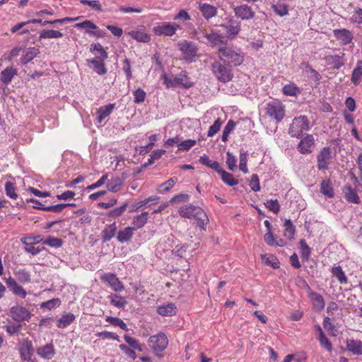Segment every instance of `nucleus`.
Masks as SVG:
<instances>
[{"label":"nucleus","instance_id":"nucleus-1","mask_svg":"<svg viewBox=\"0 0 362 362\" xmlns=\"http://www.w3.org/2000/svg\"><path fill=\"white\" fill-rule=\"evenodd\" d=\"M178 213L182 218L196 220L197 226L202 230H205V226L209 221L206 212L201 207L192 204L181 206Z\"/></svg>","mask_w":362,"mask_h":362},{"label":"nucleus","instance_id":"nucleus-2","mask_svg":"<svg viewBox=\"0 0 362 362\" xmlns=\"http://www.w3.org/2000/svg\"><path fill=\"white\" fill-rule=\"evenodd\" d=\"M219 59L228 65L237 66L244 61V57L240 50H235L232 47H221L218 48Z\"/></svg>","mask_w":362,"mask_h":362},{"label":"nucleus","instance_id":"nucleus-3","mask_svg":"<svg viewBox=\"0 0 362 362\" xmlns=\"http://www.w3.org/2000/svg\"><path fill=\"white\" fill-rule=\"evenodd\" d=\"M310 128V122L305 115L296 117L292 120L289 126L288 134L292 137L299 138L303 135L304 131H308Z\"/></svg>","mask_w":362,"mask_h":362},{"label":"nucleus","instance_id":"nucleus-4","mask_svg":"<svg viewBox=\"0 0 362 362\" xmlns=\"http://www.w3.org/2000/svg\"><path fill=\"white\" fill-rule=\"evenodd\" d=\"M266 114L276 123L280 122L285 117V108L279 100H272L267 103L265 107Z\"/></svg>","mask_w":362,"mask_h":362},{"label":"nucleus","instance_id":"nucleus-5","mask_svg":"<svg viewBox=\"0 0 362 362\" xmlns=\"http://www.w3.org/2000/svg\"><path fill=\"white\" fill-rule=\"evenodd\" d=\"M148 344L153 353L160 358L163 355L160 354V353L166 349L168 344V339L164 333L160 332L156 335L150 337Z\"/></svg>","mask_w":362,"mask_h":362},{"label":"nucleus","instance_id":"nucleus-6","mask_svg":"<svg viewBox=\"0 0 362 362\" xmlns=\"http://www.w3.org/2000/svg\"><path fill=\"white\" fill-rule=\"evenodd\" d=\"M211 71L216 79L222 83L229 82L233 78L232 70L220 62H215L211 64Z\"/></svg>","mask_w":362,"mask_h":362},{"label":"nucleus","instance_id":"nucleus-7","mask_svg":"<svg viewBox=\"0 0 362 362\" xmlns=\"http://www.w3.org/2000/svg\"><path fill=\"white\" fill-rule=\"evenodd\" d=\"M197 40L202 42V38H206L210 43L211 46L214 47L218 45H226L227 39L222 35L212 32L211 33H206L203 30H199L195 32Z\"/></svg>","mask_w":362,"mask_h":362},{"label":"nucleus","instance_id":"nucleus-8","mask_svg":"<svg viewBox=\"0 0 362 362\" xmlns=\"http://www.w3.org/2000/svg\"><path fill=\"white\" fill-rule=\"evenodd\" d=\"M180 25L177 23L164 22L153 28V32L156 35L173 36Z\"/></svg>","mask_w":362,"mask_h":362},{"label":"nucleus","instance_id":"nucleus-9","mask_svg":"<svg viewBox=\"0 0 362 362\" xmlns=\"http://www.w3.org/2000/svg\"><path fill=\"white\" fill-rule=\"evenodd\" d=\"M317 162L318 170L328 169L329 165L332 163V151L329 147H324L320 150L317 156Z\"/></svg>","mask_w":362,"mask_h":362},{"label":"nucleus","instance_id":"nucleus-10","mask_svg":"<svg viewBox=\"0 0 362 362\" xmlns=\"http://www.w3.org/2000/svg\"><path fill=\"white\" fill-rule=\"evenodd\" d=\"M178 47L183 54V58L187 61L192 62L197 55V47L192 42L187 40L180 42Z\"/></svg>","mask_w":362,"mask_h":362},{"label":"nucleus","instance_id":"nucleus-11","mask_svg":"<svg viewBox=\"0 0 362 362\" xmlns=\"http://www.w3.org/2000/svg\"><path fill=\"white\" fill-rule=\"evenodd\" d=\"M21 359L29 358L34 356L35 349L33 342L28 338L23 339L18 343Z\"/></svg>","mask_w":362,"mask_h":362},{"label":"nucleus","instance_id":"nucleus-12","mask_svg":"<svg viewBox=\"0 0 362 362\" xmlns=\"http://www.w3.org/2000/svg\"><path fill=\"white\" fill-rule=\"evenodd\" d=\"M101 280L107 283L108 286L115 292H120L124 289V284L115 274L107 273L101 276Z\"/></svg>","mask_w":362,"mask_h":362},{"label":"nucleus","instance_id":"nucleus-13","mask_svg":"<svg viewBox=\"0 0 362 362\" xmlns=\"http://www.w3.org/2000/svg\"><path fill=\"white\" fill-rule=\"evenodd\" d=\"M220 27L226 30L228 38L233 39L240 31V22L233 18H228L227 23L221 24Z\"/></svg>","mask_w":362,"mask_h":362},{"label":"nucleus","instance_id":"nucleus-14","mask_svg":"<svg viewBox=\"0 0 362 362\" xmlns=\"http://www.w3.org/2000/svg\"><path fill=\"white\" fill-rule=\"evenodd\" d=\"M315 145V139L312 134H306L298 145V150L302 154L310 153L313 150L312 148Z\"/></svg>","mask_w":362,"mask_h":362},{"label":"nucleus","instance_id":"nucleus-15","mask_svg":"<svg viewBox=\"0 0 362 362\" xmlns=\"http://www.w3.org/2000/svg\"><path fill=\"white\" fill-rule=\"evenodd\" d=\"M164 83L168 87H175L177 86H182L185 88L192 86V83L189 81L188 78L185 75H179L173 78H168L164 76Z\"/></svg>","mask_w":362,"mask_h":362},{"label":"nucleus","instance_id":"nucleus-16","mask_svg":"<svg viewBox=\"0 0 362 362\" xmlns=\"http://www.w3.org/2000/svg\"><path fill=\"white\" fill-rule=\"evenodd\" d=\"M234 13L237 18H240L242 20L252 19L255 17V14L252 8L247 4H243L236 6L234 8Z\"/></svg>","mask_w":362,"mask_h":362},{"label":"nucleus","instance_id":"nucleus-17","mask_svg":"<svg viewBox=\"0 0 362 362\" xmlns=\"http://www.w3.org/2000/svg\"><path fill=\"white\" fill-rule=\"evenodd\" d=\"M10 313L12 318L18 322L30 318V312L22 306H13L10 310Z\"/></svg>","mask_w":362,"mask_h":362},{"label":"nucleus","instance_id":"nucleus-18","mask_svg":"<svg viewBox=\"0 0 362 362\" xmlns=\"http://www.w3.org/2000/svg\"><path fill=\"white\" fill-rule=\"evenodd\" d=\"M6 284L7 287L16 296H18L22 298H25L26 297L27 292L21 286L17 284V281L15 279L12 278L11 276L8 277L6 279Z\"/></svg>","mask_w":362,"mask_h":362},{"label":"nucleus","instance_id":"nucleus-19","mask_svg":"<svg viewBox=\"0 0 362 362\" xmlns=\"http://www.w3.org/2000/svg\"><path fill=\"white\" fill-rule=\"evenodd\" d=\"M333 33L336 39L344 45L351 43L354 38L351 31L345 28L334 30Z\"/></svg>","mask_w":362,"mask_h":362},{"label":"nucleus","instance_id":"nucleus-20","mask_svg":"<svg viewBox=\"0 0 362 362\" xmlns=\"http://www.w3.org/2000/svg\"><path fill=\"white\" fill-rule=\"evenodd\" d=\"M37 354L43 359L49 360L55 354L54 345L52 343L38 347L36 349Z\"/></svg>","mask_w":362,"mask_h":362},{"label":"nucleus","instance_id":"nucleus-21","mask_svg":"<svg viewBox=\"0 0 362 362\" xmlns=\"http://www.w3.org/2000/svg\"><path fill=\"white\" fill-rule=\"evenodd\" d=\"M342 193L347 202L354 204H358L360 202V197L357 194L356 189L353 188L351 185H345L343 187Z\"/></svg>","mask_w":362,"mask_h":362},{"label":"nucleus","instance_id":"nucleus-22","mask_svg":"<svg viewBox=\"0 0 362 362\" xmlns=\"http://www.w3.org/2000/svg\"><path fill=\"white\" fill-rule=\"evenodd\" d=\"M199 9L206 20H209L217 15V8L207 3H199Z\"/></svg>","mask_w":362,"mask_h":362},{"label":"nucleus","instance_id":"nucleus-23","mask_svg":"<svg viewBox=\"0 0 362 362\" xmlns=\"http://www.w3.org/2000/svg\"><path fill=\"white\" fill-rule=\"evenodd\" d=\"M103 62L104 61H100L98 59L86 60L87 65L91 67L93 70L99 75H104L107 73V69Z\"/></svg>","mask_w":362,"mask_h":362},{"label":"nucleus","instance_id":"nucleus-24","mask_svg":"<svg viewBox=\"0 0 362 362\" xmlns=\"http://www.w3.org/2000/svg\"><path fill=\"white\" fill-rule=\"evenodd\" d=\"M40 53V51L38 47H33L28 48L23 52V54H22L21 58V64L23 65L27 64L28 62H31L33 59L38 56Z\"/></svg>","mask_w":362,"mask_h":362},{"label":"nucleus","instance_id":"nucleus-25","mask_svg":"<svg viewBox=\"0 0 362 362\" xmlns=\"http://www.w3.org/2000/svg\"><path fill=\"white\" fill-rule=\"evenodd\" d=\"M90 52L95 55V59H98L100 61H105L108 58L107 52L99 42L91 44Z\"/></svg>","mask_w":362,"mask_h":362},{"label":"nucleus","instance_id":"nucleus-26","mask_svg":"<svg viewBox=\"0 0 362 362\" xmlns=\"http://www.w3.org/2000/svg\"><path fill=\"white\" fill-rule=\"evenodd\" d=\"M309 298L312 300L313 308L315 311L320 312L324 309L325 303L322 295L316 292H310Z\"/></svg>","mask_w":362,"mask_h":362},{"label":"nucleus","instance_id":"nucleus-27","mask_svg":"<svg viewBox=\"0 0 362 362\" xmlns=\"http://www.w3.org/2000/svg\"><path fill=\"white\" fill-rule=\"evenodd\" d=\"M17 74V69L13 66H8L1 72L0 80L6 85L9 84L14 76Z\"/></svg>","mask_w":362,"mask_h":362},{"label":"nucleus","instance_id":"nucleus-28","mask_svg":"<svg viewBox=\"0 0 362 362\" xmlns=\"http://www.w3.org/2000/svg\"><path fill=\"white\" fill-rule=\"evenodd\" d=\"M177 308L173 303L157 307V313L161 316H173L176 314Z\"/></svg>","mask_w":362,"mask_h":362},{"label":"nucleus","instance_id":"nucleus-29","mask_svg":"<svg viewBox=\"0 0 362 362\" xmlns=\"http://www.w3.org/2000/svg\"><path fill=\"white\" fill-rule=\"evenodd\" d=\"M115 107V103H110L107 105L100 107L97 110V113H96L98 122L101 123L105 118L108 117L112 113V112Z\"/></svg>","mask_w":362,"mask_h":362},{"label":"nucleus","instance_id":"nucleus-30","mask_svg":"<svg viewBox=\"0 0 362 362\" xmlns=\"http://www.w3.org/2000/svg\"><path fill=\"white\" fill-rule=\"evenodd\" d=\"M117 227L115 223L107 226L101 233L102 240L104 243L110 241L115 235Z\"/></svg>","mask_w":362,"mask_h":362},{"label":"nucleus","instance_id":"nucleus-31","mask_svg":"<svg viewBox=\"0 0 362 362\" xmlns=\"http://www.w3.org/2000/svg\"><path fill=\"white\" fill-rule=\"evenodd\" d=\"M320 192L329 198L334 197V192L330 180L325 179L322 181L320 184Z\"/></svg>","mask_w":362,"mask_h":362},{"label":"nucleus","instance_id":"nucleus-32","mask_svg":"<svg viewBox=\"0 0 362 362\" xmlns=\"http://www.w3.org/2000/svg\"><path fill=\"white\" fill-rule=\"evenodd\" d=\"M148 218V213L146 211L143 212L134 218L132 226L131 227L134 229V230L139 229L144 226V225L147 223Z\"/></svg>","mask_w":362,"mask_h":362},{"label":"nucleus","instance_id":"nucleus-33","mask_svg":"<svg viewBox=\"0 0 362 362\" xmlns=\"http://www.w3.org/2000/svg\"><path fill=\"white\" fill-rule=\"evenodd\" d=\"M134 231V230L132 227H126L123 230H119L117 235V240L119 243L128 242L132 239Z\"/></svg>","mask_w":362,"mask_h":362},{"label":"nucleus","instance_id":"nucleus-34","mask_svg":"<svg viewBox=\"0 0 362 362\" xmlns=\"http://www.w3.org/2000/svg\"><path fill=\"white\" fill-rule=\"evenodd\" d=\"M199 162L202 164V165H204L213 170H214L215 171H216L218 173L221 171V170L222 169V168L221 167L220 164L218 163V162L216 161V160H211L209 156H206V155H204L200 157L199 158Z\"/></svg>","mask_w":362,"mask_h":362},{"label":"nucleus","instance_id":"nucleus-35","mask_svg":"<svg viewBox=\"0 0 362 362\" xmlns=\"http://www.w3.org/2000/svg\"><path fill=\"white\" fill-rule=\"evenodd\" d=\"M44 237L42 235H37L35 236H28L23 237L21 238V242L25 245V247H30L35 244L43 243Z\"/></svg>","mask_w":362,"mask_h":362},{"label":"nucleus","instance_id":"nucleus-36","mask_svg":"<svg viewBox=\"0 0 362 362\" xmlns=\"http://www.w3.org/2000/svg\"><path fill=\"white\" fill-rule=\"evenodd\" d=\"M346 346L348 349L356 355L362 354V342L359 340H347Z\"/></svg>","mask_w":362,"mask_h":362},{"label":"nucleus","instance_id":"nucleus-37","mask_svg":"<svg viewBox=\"0 0 362 362\" xmlns=\"http://www.w3.org/2000/svg\"><path fill=\"white\" fill-rule=\"evenodd\" d=\"M107 298L110 299V303L116 308H124L127 305L125 298L117 294H111Z\"/></svg>","mask_w":362,"mask_h":362},{"label":"nucleus","instance_id":"nucleus-38","mask_svg":"<svg viewBox=\"0 0 362 362\" xmlns=\"http://www.w3.org/2000/svg\"><path fill=\"white\" fill-rule=\"evenodd\" d=\"M129 35L138 42H148L151 40L150 35L141 30H132Z\"/></svg>","mask_w":362,"mask_h":362},{"label":"nucleus","instance_id":"nucleus-39","mask_svg":"<svg viewBox=\"0 0 362 362\" xmlns=\"http://www.w3.org/2000/svg\"><path fill=\"white\" fill-rule=\"evenodd\" d=\"M63 37V33L59 30H42L40 33L39 39H52V38H60Z\"/></svg>","mask_w":362,"mask_h":362},{"label":"nucleus","instance_id":"nucleus-40","mask_svg":"<svg viewBox=\"0 0 362 362\" xmlns=\"http://www.w3.org/2000/svg\"><path fill=\"white\" fill-rule=\"evenodd\" d=\"M362 77V60L357 62L356 66L354 68L352 75L351 81L354 85L359 84Z\"/></svg>","mask_w":362,"mask_h":362},{"label":"nucleus","instance_id":"nucleus-41","mask_svg":"<svg viewBox=\"0 0 362 362\" xmlns=\"http://www.w3.org/2000/svg\"><path fill=\"white\" fill-rule=\"evenodd\" d=\"M221 175V180L229 186H235L238 184V180L235 179L232 174L221 169L218 173Z\"/></svg>","mask_w":362,"mask_h":362},{"label":"nucleus","instance_id":"nucleus-42","mask_svg":"<svg viewBox=\"0 0 362 362\" xmlns=\"http://www.w3.org/2000/svg\"><path fill=\"white\" fill-rule=\"evenodd\" d=\"M75 319V316L71 313L64 315L57 321L59 328H64L69 325Z\"/></svg>","mask_w":362,"mask_h":362},{"label":"nucleus","instance_id":"nucleus-43","mask_svg":"<svg viewBox=\"0 0 362 362\" xmlns=\"http://www.w3.org/2000/svg\"><path fill=\"white\" fill-rule=\"evenodd\" d=\"M284 237H286L288 240H291L293 238V236L295 235L296 229L295 226L292 223L290 219L286 220L284 223Z\"/></svg>","mask_w":362,"mask_h":362},{"label":"nucleus","instance_id":"nucleus-44","mask_svg":"<svg viewBox=\"0 0 362 362\" xmlns=\"http://www.w3.org/2000/svg\"><path fill=\"white\" fill-rule=\"evenodd\" d=\"M332 274L338 279L341 284H346L348 281L347 277L342 270L341 267H334L332 269Z\"/></svg>","mask_w":362,"mask_h":362},{"label":"nucleus","instance_id":"nucleus-45","mask_svg":"<svg viewBox=\"0 0 362 362\" xmlns=\"http://www.w3.org/2000/svg\"><path fill=\"white\" fill-rule=\"evenodd\" d=\"M43 244L51 247L59 248L63 245V240L59 238L49 236L44 240Z\"/></svg>","mask_w":362,"mask_h":362},{"label":"nucleus","instance_id":"nucleus-46","mask_svg":"<svg viewBox=\"0 0 362 362\" xmlns=\"http://www.w3.org/2000/svg\"><path fill=\"white\" fill-rule=\"evenodd\" d=\"M105 321L109 322L113 326L119 327L122 329L124 331H127L128 328L127 327V325L123 322V320L119 317H111V316H107L105 318Z\"/></svg>","mask_w":362,"mask_h":362},{"label":"nucleus","instance_id":"nucleus-47","mask_svg":"<svg viewBox=\"0 0 362 362\" xmlns=\"http://www.w3.org/2000/svg\"><path fill=\"white\" fill-rule=\"evenodd\" d=\"M15 275L17 280L22 284L30 282V274L25 269H18L15 272Z\"/></svg>","mask_w":362,"mask_h":362},{"label":"nucleus","instance_id":"nucleus-48","mask_svg":"<svg viewBox=\"0 0 362 362\" xmlns=\"http://www.w3.org/2000/svg\"><path fill=\"white\" fill-rule=\"evenodd\" d=\"M177 181V178L176 177H173L170 178L166 182L162 183L159 187L158 191L161 193H165L168 191L175 185Z\"/></svg>","mask_w":362,"mask_h":362},{"label":"nucleus","instance_id":"nucleus-49","mask_svg":"<svg viewBox=\"0 0 362 362\" xmlns=\"http://www.w3.org/2000/svg\"><path fill=\"white\" fill-rule=\"evenodd\" d=\"M66 208V205L64 204H59L56 205L47 206H34V209H40L46 211H52L54 213H59Z\"/></svg>","mask_w":362,"mask_h":362},{"label":"nucleus","instance_id":"nucleus-50","mask_svg":"<svg viewBox=\"0 0 362 362\" xmlns=\"http://www.w3.org/2000/svg\"><path fill=\"white\" fill-rule=\"evenodd\" d=\"M235 127V122L234 121L230 119L227 122L222 133L221 139L223 141L226 142L228 141V135L234 129Z\"/></svg>","mask_w":362,"mask_h":362},{"label":"nucleus","instance_id":"nucleus-51","mask_svg":"<svg viewBox=\"0 0 362 362\" xmlns=\"http://www.w3.org/2000/svg\"><path fill=\"white\" fill-rule=\"evenodd\" d=\"M282 91L284 95L288 96H295L299 92L298 88L293 83L285 85Z\"/></svg>","mask_w":362,"mask_h":362},{"label":"nucleus","instance_id":"nucleus-52","mask_svg":"<svg viewBox=\"0 0 362 362\" xmlns=\"http://www.w3.org/2000/svg\"><path fill=\"white\" fill-rule=\"evenodd\" d=\"M247 151H244L241 150L240 153L239 168L244 173H248V169L247 167Z\"/></svg>","mask_w":362,"mask_h":362},{"label":"nucleus","instance_id":"nucleus-53","mask_svg":"<svg viewBox=\"0 0 362 362\" xmlns=\"http://www.w3.org/2000/svg\"><path fill=\"white\" fill-rule=\"evenodd\" d=\"M273 11L279 16H284L288 15V8L286 4H274L272 6Z\"/></svg>","mask_w":362,"mask_h":362},{"label":"nucleus","instance_id":"nucleus-54","mask_svg":"<svg viewBox=\"0 0 362 362\" xmlns=\"http://www.w3.org/2000/svg\"><path fill=\"white\" fill-rule=\"evenodd\" d=\"M265 206L274 214H278L280 211V205L277 199H269L264 202Z\"/></svg>","mask_w":362,"mask_h":362},{"label":"nucleus","instance_id":"nucleus-55","mask_svg":"<svg viewBox=\"0 0 362 362\" xmlns=\"http://www.w3.org/2000/svg\"><path fill=\"white\" fill-rule=\"evenodd\" d=\"M4 328L9 335L13 336L15 334H18L21 332L22 329V325L20 323L11 324L6 325Z\"/></svg>","mask_w":362,"mask_h":362},{"label":"nucleus","instance_id":"nucleus-56","mask_svg":"<svg viewBox=\"0 0 362 362\" xmlns=\"http://www.w3.org/2000/svg\"><path fill=\"white\" fill-rule=\"evenodd\" d=\"M133 95L134 97V102L137 104L142 103L145 100L146 96V92L141 88L135 90L133 92Z\"/></svg>","mask_w":362,"mask_h":362},{"label":"nucleus","instance_id":"nucleus-57","mask_svg":"<svg viewBox=\"0 0 362 362\" xmlns=\"http://www.w3.org/2000/svg\"><path fill=\"white\" fill-rule=\"evenodd\" d=\"M122 180L119 177H117L107 185L108 190L112 192H117L122 186Z\"/></svg>","mask_w":362,"mask_h":362},{"label":"nucleus","instance_id":"nucleus-58","mask_svg":"<svg viewBox=\"0 0 362 362\" xmlns=\"http://www.w3.org/2000/svg\"><path fill=\"white\" fill-rule=\"evenodd\" d=\"M127 206H128V204L124 203L121 206H119L118 208H115V209L110 211L107 216L110 218H117L124 214Z\"/></svg>","mask_w":362,"mask_h":362},{"label":"nucleus","instance_id":"nucleus-59","mask_svg":"<svg viewBox=\"0 0 362 362\" xmlns=\"http://www.w3.org/2000/svg\"><path fill=\"white\" fill-rule=\"evenodd\" d=\"M300 245L301 248L302 258L308 261L310 257V248L309 247L305 240H300Z\"/></svg>","mask_w":362,"mask_h":362},{"label":"nucleus","instance_id":"nucleus-60","mask_svg":"<svg viewBox=\"0 0 362 362\" xmlns=\"http://www.w3.org/2000/svg\"><path fill=\"white\" fill-rule=\"evenodd\" d=\"M237 159L235 156L230 152L228 151L226 153V163L230 170H234L236 167Z\"/></svg>","mask_w":362,"mask_h":362},{"label":"nucleus","instance_id":"nucleus-61","mask_svg":"<svg viewBox=\"0 0 362 362\" xmlns=\"http://www.w3.org/2000/svg\"><path fill=\"white\" fill-rule=\"evenodd\" d=\"M5 191L8 197L11 199H16L18 195L16 192L14 184L11 182H6L5 185Z\"/></svg>","mask_w":362,"mask_h":362},{"label":"nucleus","instance_id":"nucleus-62","mask_svg":"<svg viewBox=\"0 0 362 362\" xmlns=\"http://www.w3.org/2000/svg\"><path fill=\"white\" fill-rule=\"evenodd\" d=\"M318 340L322 347H324L328 351L332 350V343L329 341L328 338L325 336V333H322L319 335Z\"/></svg>","mask_w":362,"mask_h":362},{"label":"nucleus","instance_id":"nucleus-63","mask_svg":"<svg viewBox=\"0 0 362 362\" xmlns=\"http://www.w3.org/2000/svg\"><path fill=\"white\" fill-rule=\"evenodd\" d=\"M221 124H222V122L221 121V119L219 118H218L214 122L213 125H211L209 127V129L207 133V136L209 137L214 136L220 130Z\"/></svg>","mask_w":362,"mask_h":362},{"label":"nucleus","instance_id":"nucleus-64","mask_svg":"<svg viewBox=\"0 0 362 362\" xmlns=\"http://www.w3.org/2000/svg\"><path fill=\"white\" fill-rule=\"evenodd\" d=\"M60 305V300L59 298H53L47 301L42 303L41 308H47L51 310L54 308L58 307Z\"/></svg>","mask_w":362,"mask_h":362}]
</instances>
